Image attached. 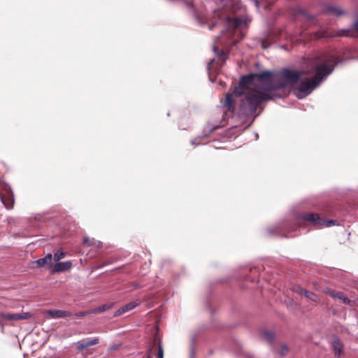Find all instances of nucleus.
I'll use <instances>...</instances> for the list:
<instances>
[{"label": "nucleus", "mask_w": 358, "mask_h": 358, "mask_svg": "<svg viewBox=\"0 0 358 358\" xmlns=\"http://www.w3.org/2000/svg\"><path fill=\"white\" fill-rule=\"evenodd\" d=\"M353 29H355L358 32V20L354 23Z\"/></svg>", "instance_id": "obj_32"}, {"label": "nucleus", "mask_w": 358, "mask_h": 358, "mask_svg": "<svg viewBox=\"0 0 358 358\" xmlns=\"http://www.w3.org/2000/svg\"><path fill=\"white\" fill-rule=\"evenodd\" d=\"M88 314H91L90 313V311H81V312H78V313H76L73 315V316L76 317V318H80V317H83L84 316H86Z\"/></svg>", "instance_id": "obj_27"}, {"label": "nucleus", "mask_w": 358, "mask_h": 358, "mask_svg": "<svg viewBox=\"0 0 358 358\" xmlns=\"http://www.w3.org/2000/svg\"><path fill=\"white\" fill-rule=\"evenodd\" d=\"M280 74L285 80L273 83V73L264 71L253 73L241 77L238 85L234 89V94L242 99L238 109V117L246 118L254 115L262 104L271 100L280 99L283 90L287 84L296 83L303 74V71L284 69Z\"/></svg>", "instance_id": "obj_1"}, {"label": "nucleus", "mask_w": 358, "mask_h": 358, "mask_svg": "<svg viewBox=\"0 0 358 358\" xmlns=\"http://www.w3.org/2000/svg\"><path fill=\"white\" fill-rule=\"evenodd\" d=\"M285 236H287V237H292V235H288V234L285 235Z\"/></svg>", "instance_id": "obj_37"}, {"label": "nucleus", "mask_w": 358, "mask_h": 358, "mask_svg": "<svg viewBox=\"0 0 358 358\" xmlns=\"http://www.w3.org/2000/svg\"><path fill=\"white\" fill-rule=\"evenodd\" d=\"M253 3H254L255 6H256V8L257 9H259V1L258 0H254Z\"/></svg>", "instance_id": "obj_31"}, {"label": "nucleus", "mask_w": 358, "mask_h": 358, "mask_svg": "<svg viewBox=\"0 0 358 358\" xmlns=\"http://www.w3.org/2000/svg\"><path fill=\"white\" fill-rule=\"evenodd\" d=\"M185 3H186L187 7L193 8V5H192V3L186 1Z\"/></svg>", "instance_id": "obj_33"}, {"label": "nucleus", "mask_w": 358, "mask_h": 358, "mask_svg": "<svg viewBox=\"0 0 358 358\" xmlns=\"http://www.w3.org/2000/svg\"><path fill=\"white\" fill-rule=\"evenodd\" d=\"M8 193L9 194L8 199L6 200L3 198H1V200L3 203V204L4 205V206L7 209H11V208H13V207L14 206V195H13V192L12 189H10V187L8 188Z\"/></svg>", "instance_id": "obj_14"}, {"label": "nucleus", "mask_w": 358, "mask_h": 358, "mask_svg": "<svg viewBox=\"0 0 358 358\" xmlns=\"http://www.w3.org/2000/svg\"><path fill=\"white\" fill-rule=\"evenodd\" d=\"M217 17L218 20L212 22L210 29H212L216 27L220 22L223 24L227 29H235L243 28L248 22V17L245 16L234 17L222 13L220 10L215 11L214 18Z\"/></svg>", "instance_id": "obj_3"}, {"label": "nucleus", "mask_w": 358, "mask_h": 358, "mask_svg": "<svg viewBox=\"0 0 358 358\" xmlns=\"http://www.w3.org/2000/svg\"><path fill=\"white\" fill-rule=\"evenodd\" d=\"M338 63L339 61L336 57L331 56L318 64L315 69V75L313 78L301 81V86L296 90L298 96L302 98L309 95L333 72Z\"/></svg>", "instance_id": "obj_2"}, {"label": "nucleus", "mask_w": 358, "mask_h": 358, "mask_svg": "<svg viewBox=\"0 0 358 358\" xmlns=\"http://www.w3.org/2000/svg\"><path fill=\"white\" fill-rule=\"evenodd\" d=\"M262 337L270 344H271L275 339L274 333L271 331L267 330L263 331L262 332Z\"/></svg>", "instance_id": "obj_19"}, {"label": "nucleus", "mask_w": 358, "mask_h": 358, "mask_svg": "<svg viewBox=\"0 0 358 358\" xmlns=\"http://www.w3.org/2000/svg\"><path fill=\"white\" fill-rule=\"evenodd\" d=\"M257 115H255V117H254V118H253V120H255V118L256 117H257ZM253 121H254V120H252V122H253Z\"/></svg>", "instance_id": "obj_38"}, {"label": "nucleus", "mask_w": 358, "mask_h": 358, "mask_svg": "<svg viewBox=\"0 0 358 358\" xmlns=\"http://www.w3.org/2000/svg\"><path fill=\"white\" fill-rule=\"evenodd\" d=\"M296 13L301 15L305 18L308 19V20H313L315 19V16L313 15L309 14L305 9L302 8H297L296 9Z\"/></svg>", "instance_id": "obj_21"}, {"label": "nucleus", "mask_w": 358, "mask_h": 358, "mask_svg": "<svg viewBox=\"0 0 358 358\" xmlns=\"http://www.w3.org/2000/svg\"><path fill=\"white\" fill-rule=\"evenodd\" d=\"M52 255L50 253H48L45 257L38 259L34 261L33 263L36 264L38 267H42L45 265L48 266V268H52Z\"/></svg>", "instance_id": "obj_11"}, {"label": "nucleus", "mask_w": 358, "mask_h": 358, "mask_svg": "<svg viewBox=\"0 0 358 358\" xmlns=\"http://www.w3.org/2000/svg\"><path fill=\"white\" fill-rule=\"evenodd\" d=\"M299 218L308 222L316 228L329 227L336 224L334 220H326L322 218L319 214L315 213H303L299 215Z\"/></svg>", "instance_id": "obj_4"}, {"label": "nucleus", "mask_w": 358, "mask_h": 358, "mask_svg": "<svg viewBox=\"0 0 358 358\" xmlns=\"http://www.w3.org/2000/svg\"><path fill=\"white\" fill-rule=\"evenodd\" d=\"M292 290L297 294L303 295V292H305L306 289L299 285H294L292 287Z\"/></svg>", "instance_id": "obj_24"}, {"label": "nucleus", "mask_w": 358, "mask_h": 358, "mask_svg": "<svg viewBox=\"0 0 358 358\" xmlns=\"http://www.w3.org/2000/svg\"><path fill=\"white\" fill-rule=\"evenodd\" d=\"M327 293L332 298L340 299L344 304L352 306L356 304L355 301L350 300L341 292H336L332 289H328Z\"/></svg>", "instance_id": "obj_6"}, {"label": "nucleus", "mask_w": 358, "mask_h": 358, "mask_svg": "<svg viewBox=\"0 0 358 358\" xmlns=\"http://www.w3.org/2000/svg\"><path fill=\"white\" fill-rule=\"evenodd\" d=\"M157 358H164V350L161 342L158 343Z\"/></svg>", "instance_id": "obj_26"}, {"label": "nucleus", "mask_w": 358, "mask_h": 358, "mask_svg": "<svg viewBox=\"0 0 358 358\" xmlns=\"http://www.w3.org/2000/svg\"><path fill=\"white\" fill-rule=\"evenodd\" d=\"M262 47H263V48H267V46L265 45V43H262Z\"/></svg>", "instance_id": "obj_35"}, {"label": "nucleus", "mask_w": 358, "mask_h": 358, "mask_svg": "<svg viewBox=\"0 0 358 358\" xmlns=\"http://www.w3.org/2000/svg\"><path fill=\"white\" fill-rule=\"evenodd\" d=\"M213 62V60H211V61L208 63V69H210V65H211V64H212Z\"/></svg>", "instance_id": "obj_34"}, {"label": "nucleus", "mask_w": 358, "mask_h": 358, "mask_svg": "<svg viewBox=\"0 0 358 358\" xmlns=\"http://www.w3.org/2000/svg\"><path fill=\"white\" fill-rule=\"evenodd\" d=\"M147 358H151L150 357H148Z\"/></svg>", "instance_id": "obj_39"}, {"label": "nucleus", "mask_w": 358, "mask_h": 358, "mask_svg": "<svg viewBox=\"0 0 358 358\" xmlns=\"http://www.w3.org/2000/svg\"><path fill=\"white\" fill-rule=\"evenodd\" d=\"M99 343L98 338H86L80 341L77 343L76 348L78 351H83V350L92 346L96 345Z\"/></svg>", "instance_id": "obj_8"}, {"label": "nucleus", "mask_w": 358, "mask_h": 358, "mask_svg": "<svg viewBox=\"0 0 358 358\" xmlns=\"http://www.w3.org/2000/svg\"><path fill=\"white\" fill-rule=\"evenodd\" d=\"M282 231H290L289 227L287 222H283L282 224H278L274 227L273 229H271L270 228L268 229V232L271 234L279 233L280 235H282Z\"/></svg>", "instance_id": "obj_13"}, {"label": "nucleus", "mask_w": 358, "mask_h": 358, "mask_svg": "<svg viewBox=\"0 0 358 358\" xmlns=\"http://www.w3.org/2000/svg\"><path fill=\"white\" fill-rule=\"evenodd\" d=\"M139 305V302L138 301H131L129 303L122 306L119 309H117L113 314L114 317H119L122 315V314H124L134 308H135L136 306Z\"/></svg>", "instance_id": "obj_10"}, {"label": "nucleus", "mask_w": 358, "mask_h": 358, "mask_svg": "<svg viewBox=\"0 0 358 358\" xmlns=\"http://www.w3.org/2000/svg\"><path fill=\"white\" fill-rule=\"evenodd\" d=\"M224 31H224V30H223V31H222V32H221V35H222H222H224Z\"/></svg>", "instance_id": "obj_36"}, {"label": "nucleus", "mask_w": 358, "mask_h": 358, "mask_svg": "<svg viewBox=\"0 0 358 358\" xmlns=\"http://www.w3.org/2000/svg\"><path fill=\"white\" fill-rule=\"evenodd\" d=\"M218 127H219V126H215V127L210 128L208 134H204L203 136H199L196 137L195 138H194L191 141V144L193 145H199L201 143V139L206 138L210 133H211L214 130L217 129Z\"/></svg>", "instance_id": "obj_18"}, {"label": "nucleus", "mask_w": 358, "mask_h": 358, "mask_svg": "<svg viewBox=\"0 0 358 358\" xmlns=\"http://www.w3.org/2000/svg\"><path fill=\"white\" fill-rule=\"evenodd\" d=\"M287 352H288L287 347L285 345H282L280 347V354L282 356H284L287 354Z\"/></svg>", "instance_id": "obj_28"}, {"label": "nucleus", "mask_w": 358, "mask_h": 358, "mask_svg": "<svg viewBox=\"0 0 358 358\" xmlns=\"http://www.w3.org/2000/svg\"><path fill=\"white\" fill-rule=\"evenodd\" d=\"M213 51L215 52V55L219 57H221L224 54L222 50L220 51L218 48H216L215 46L213 47Z\"/></svg>", "instance_id": "obj_29"}, {"label": "nucleus", "mask_w": 358, "mask_h": 358, "mask_svg": "<svg viewBox=\"0 0 358 358\" xmlns=\"http://www.w3.org/2000/svg\"><path fill=\"white\" fill-rule=\"evenodd\" d=\"M83 243L88 246H92L94 248H99L101 245V243L99 241H96L94 238H91L89 237H85L83 238Z\"/></svg>", "instance_id": "obj_17"}, {"label": "nucleus", "mask_w": 358, "mask_h": 358, "mask_svg": "<svg viewBox=\"0 0 358 358\" xmlns=\"http://www.w3.org/2000/svg\"><path fill=\"white\" fill-rule=\"evenodd\" d=\"M115 305V303L113 302H110V303H106V304H103L102 306H100L97 308H95L94 309H92L90 313H92V314H98V313H103L107 310H109L110 308H112Z\"/></svg>", "instance_id": "obj_15"}, {"label": "nucleus", "mask_w": 358, "mask_h": 358, "mask_svg": "<svg viewBox=\"0 0 358 358\" xmlns=\"http://www.w3.org/2000/svg\"><path fill=\"white\" fill-rule=\"evenodd\" d=\"M357 301H358V298H357Z\"/></svg>", "instance_id": "obj_40"}, {"label": "nucleus", "mask_w": 358, "mask_h": 358, "mask_svg": "<svg viewBox=\"0 0 358 358\" xmlns=\"http://www.w3.org/2000/svg\"><path fill=\"white\" fill-rule=\"evenodd\" d=\"M46 315L48 317L54 319L64 318L72 315L69 311L57 309L47 310Z\"/></svg>", "instance_id": "obj_9"}, {"label": "nucleus", "mask_w": 358, "mask_h": 358, "mask_svg": "<svg viewBox=\"0 0 358 358\" xmlns=\"http://www.w3.org/2000/svg\"><path fill=\"white\" fill-rule=\"evenodd\" d=\"M222 3H224L226 4H231L232 0H220Z\"/></svg>", "instance_id": "obj_30"}, {"label": "nucleus", "mask_w": 358, "mask_h": 358, "mask_svg": "<svg viewBox=\"0 0 358 358\" xmlns=\"http://www.w3.org/2000/svg\"><path fill=\"white\" fill-rule=\"evenodd\" d=\"M350 29H342L339 31V33L336 34L337 36H349Z\"/></svg>", "instance_id": "obj_25"}, {"label": "nucleus", "mask_w": 358, "mask_h": 358, "mask_svg": "<svg viewBox=\"0 0 358 358\" xmlns=\"http://www.w3.org/2000/svg\"><path fill=\"white\" fill-rule=\"evenodd\" d=\"M72 267V262L71 261L62 262L56 263L51 268L52 273H59L68 271Z\"/></svg>", "instance_id": "obj_7"}, {"label": "nucleus", "mask_w": 358, "mask_h": 358, "mask_svg": "<svg viewBox=\"0 0 358 358\" xmlns=\"http://www.w3.org/2000/svg\"><path fill=\"white\" fill-rule=\"evenodd\" d=\"M342 345L341 343L337 341L334 343V348L335 351V356L339 357L341 354L342 353Z\"/></svg>", "instance_id": "obj_22"}, {"label": "nucleus", "mask_w": 358, "mask_h": 358, "mask_svg": "<svg viewBox=\"0 0 358 358\" xmlns=\"http://www.w3.org/2000/svg\"><path fill=\"white\" fill-rule=\"evenodd\" d=\"M325 11L330 13L336 16H341L345 13L344 10L339 7L334 6H328L325 8Z\"/></svg>", "instance_id": "obj_16"}, {"label": "nucleus", "mask_w": 358, "mask_h": 358, "mask_svg": "<svg viewBox=\"0 0 358 358\" xmlns=\"http://www.w3.org/2000/svg\"><path fill=\"white\" fill-rule=\"evenodd\" d=\"M31 317V313L29 312L20 313H1L0 318L6 320H27Z\"/></svg>", "instance_id": "obj_5"}, {"label": "nucleus", "mask_w": 358, "mask_h": 358, "mask_svg": "<svg viewBox=\"0 0 358 358\" xmlns=\"http://www.w3.org/2000/svg\"><path fill=\"white\" fill-rule=\"evenodd\" d=\"M303 296L313 302L318 303L320 301V298L317 295L306 289L303 292Z\"/></svg>", "instance_id": "obj_20"}, {"label": "nucleus", "mask_w": 358, "mask_h": 358, "mask_svg": "<svg viewBox=\"0 0 358 358\" xmlns=\"http://www.w3.org/2000/svg\"><path fill=\"white\" fill-rule=\"evenodd\" d=\"M223 106L227 108V111L233 114L234 113L235 107H234V101L232 98V95L230 93H228L225 99L223 101Z\"/></svg>", "instance_id": "obj_12"}, {"label": "nucleus", "mask_w": 358, "mask_h": 358, "mask_svg": "<svg viewBox=\"0 0 358 358\" xmlns=\"http://www.w3.org/2000/svg\"><path fill=\"white\" fill-rule=\"evenodd\" d=\"M66 256V252H64L63 251L57 250L54 253L53 259L55 262H58L60 259L64 258Z\"/></svg>", "instance_id": "obj_23"}]
</instances>
